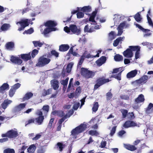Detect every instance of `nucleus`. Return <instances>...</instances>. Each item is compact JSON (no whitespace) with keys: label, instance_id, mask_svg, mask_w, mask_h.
Segmentation results:
<instances>
[{"label":"nucleus","instance_id":"nucleus-36","mask_svg":"<svg viewBox=\"0 0 153 153\" xmlns=\"http://www.w3.org/2000/svg\"><path fill=\"white\" fill-rule=\"evenodd\" d=\"M99 105L98 102H94L93 104L92 110L93 112H96L98 110Z\"/></svg>","mask_w":153,"mask_h":153},{"label":"nucleus","instance_id":"nucleus-49","mask_svg":"<svg viewBox=\"0 0 153 153\" xmlns=\"http://www.w3.org/2000/svg\"><path fill=\"white\" fill-rule=\"evenodd\" d=\"M35 120V119L34 118L29 119L27 121L25 122V126H26L27 125L34 123Z\"/></svg>","mask_w":153,"mask_h":153},{"label":"nucleus","instance_id":"nucleus-61","mask_svg":"<svg viewBox=\"0 0 153 153\" xmlns=\"http://www.w3.org/2000/svg\"><path fill=\"white\" fill-rule=\"evenodd\" d=\"M36 114L37 115L39 116H43V113L41 111V110H37Z\"/></svg>","mask_w":153,"mask_h":153},{"label":"nucleus","instance_id":"nucleus-15","mask_svg":"<svg viewBox=\"0 0 153 153\" xmlns=\"http://www.w3.org/2000/svg\"><path fill=\"white\" fill-rule=\"evenodd\" d=\"M57 24L55 22L52 20H49L45 23V25L49 28H54L56 26Z\"/></svg>","mask_w":153,"mask_h":153},{"label":"nucleus","instance_id":"nucleus-24","mask_svg":"<svg viewBox=\"0 0 153 153\" xmlns=\"http://www.w3.org/2000/svg\"><path fill=\"white\" fill-rule=\"evenodd\" d=\"M145 101V98L144 95L143 94L139 95L137 97L135 100V102L137 103H139L143 102Z\"/></svg>","mask_w":153,"mask_h":153},{"label":"nucleus","instance_id":"nucleus-22","mask_svg":"<svg viewBox=\"0 0 153 153\" xmlns=\"http://www.w3.org/2000/svg\"><path fill=\"white\" fill-rule=\"evenodd\" d=\"M124 146L126 149L131 151H135L137 149L134 146L130 144H124Z\"/></svg>","mask_w":153,"mask_h":153},{"label":"nucleus","instance_id":"nucleus-34","mask_svg":"<svg viewBox=\"0 0 153 153\" xmlns=\"http://www.w3.org/2000/svg\"><path fill=\"white\" fill-rule=\"evenodd\" d=\"M33 96V94L30 92L26 93L23 98V101L28 100L31 98Z\"/></svg>","mask_w":153,"mask_h":153},{"label":"nucleus","instance_id":"nucleus-56","mask_svg":"<svg viewBox=\"0 0 153 153\" xmlns=\"http://www.w3.org/2000/svg\"><path fill=\"white\" fill-rule=\"evenodd\" d=\"M147 20H148V23L149 25H150L152 27H153V23L152 22V20L151 18L149 17L148 14H147Z\"/></svg>","mask_w":153,"mask_h":153},{"label":"nucleus","instance_id":"nucleus-4","mask_svg":"<svg viewBox=\"0 0 153 153\" xmlns=\"http://www.w3.org/2000/svg\"><path fill=\"white\" fill-rule=\"evenodd\" d=\"M80 74L83 77L86 79L92 78L95 75L94 72L89 71L84 68H81Z\"/></svg>","mask_w":153,"mask_h":153},{"label":"nucleus","instance_id":"nucleus-12","mask_svg":"<svg viewBox=\"0 0 153 153\" xmlns=\"http://www.w3.org/2000/svg\"><path fill=\"white\" fill-rule=\"evenodd\" d=\"M10 61L13 63L19 65L22 63V61L19 57L13 56H11Z\"/></svg>","mask_w":153,"mask_h":153},{"label":"nucleus","instance_id":"nucleus-17","mask_svg":"<svg viewBox=\"0 0 153 153\" xmlns=\"http://www.w3.org/2000/svg\"><path fill=\"white\" fill-rule=\"evenodd\" d=\"M106 60V57L105 56H102L96 61V63L98 66H100L104 63Z\"/></svg>","mask_w":153,"mask_h":153},{"label":"nucleus","instance_id":"nucleus-43","mask_svg":"<svg viewBox=\"0 0 153 153\" xmlns=\"http://www.w3.org/2000/svg\"><path fill=\"white\" fill-rule=\"evenodd\" d=\"M57 148H58L59 150L61 152L62 151L63 149L65 148V145H63L62 143L58 142L57 143Z\"/></svg>","mask_w":153,"mask_h":153},{"label":"nucleus","instance_id":"nucleus-30","mask_svg":"<svg viewBox=\"0 0 153 153\" xmlns=\"http://www.w3.org/2000/svg\"><path fill=\"white\" fill-rule=\"evenodd\" d=\"M14 44L13 42H8L5 45L6 49L8 50H11L14 48Z\"/></svg>","mask_w":153,"mask_h":153},{"label":"nucleus","instance_id":"nucleus-42","mask_svg":"<svg viewBox=\"0 0 153 153\" xmlns=\"http://www.w3.org/2000/svg\"><path fill=\"white\" fill-rule=\"evenodd\" d=\"M123 71H121L119 73L115 75H113L111 76V77L114 78L116 79H117L118 80H121V73Z\"/></svg>","mask_w":153,"mask_h":153},{"label":"nucleus","instance_id":"nucleus-53","mask_svg":"<svg viewBox=\"0 0 153 153\" xmlns=\"http://www.w3.org/2000/svg\"><path fill=\"white\" fill-rule=\"evenodd\" d=\"M51 55H53L56 57H58L59 56V53L55 50H52L51 52Z\"/></svg>","mask_w":153,"mask_h":153},{"label":"nucleus","instance_id":"nucleus-51","mask_svg":"<svg viewBox=\"0 0 153 153\" xmlns=\"http://www.w3.org/2000/svg\"><path fill=\"white\" fill-rule=\"evenodd\" d=\"M39 52L38 50L34 49H33L31 53V56L33 58H34L38 54Z\"/></svg>","mask_w":153,"mask_h":153},{"label":"nucleus","instance_id":"nucleus-21","mask_svg":"<svg viewBox=\"0 0 153 153\" xmlns=\"http://www.w3.org/2000/svg\"><path fill=\"white\" fill-rule=\"evenodd\" d=\"M12 102V101L11 100H4V102L1 104L0 108H1L5 110L6 108L8 105Z\"/></svg>","mask_w":153,"mask_h":153},{"label":"nucleus","instance_id":"nucleus-37","mask_svg":"<svg viewBox=\"0 0 153 153\" xmlns=\"http://www.w3.org/2000/svg\"><path fill=\"white\" fill-rule=\"evenodd\" d=\"M134 18L135 20L138 22H140L142 19V18L139 12L137 13L135 15Z\"/></svg>","mask_w":153,"mask_h":153},{"label":"nucleus","instance_id":"nucleus-63","mask_svg":"<svg viewBox=\"0 0 153 153\" xmlns=\"http://www.w3.org/2000/svg\"><path fill=\"white\" fill-rule=\"evenodd\" d=\"M41 136L40 134H37L34 137L32 138V139L33 140H36L40 138L41 137Z\"/></svg>","mask_w":153,"mask_h":153},{"label":"nucleus","instance_id":"nucleus-41","mask_svg":"<svg viewBox=\"0 0 153 153\" xmlns=\"http://www.w3.org/2000/svg\"><path fill=\"white\" fill-rule=\"evenodd\" d=\"M120 111L122 114V117L123 118H125L128 114V111L126 109H122L120 110Z\"/></svg>","mask_w":153,"mask_h":153},{"label":"nucleus","instance_id":"nucleus-14","mask_svg":"<svg viewBox=\"0 0 153 153\" xmlns=\"http://www.w3.org/2000/svg\"><path fill=\"white\" fill-rule=\"evenodd\" d=\"M97 11H94L93 12L88 19V21L94 23L93 24L94 25H96L97 24L96 22L94 19L95 18L97 14Z\"/></svg>","mask_w":153,"mask_h":153},{"label":"nucleus","instance_id":"nucleus-9","mask_svg":"<svg viewBox=\"0 0 153 153\" xmlns=\"http://www.w3.org/2000/svg\"><path fill=\"white\" fill-rule=\"evenodd\" d=\"M134 46H130L129 47V48L127 49L126 51H125L123 52V56L126 57L127 58H131L133 55L132 52L133 51L132 50L131 47H134Z\"/></svg>","mask_w":153,"mask_h":153},{"label":"nucleus","instance_id":"nucleus-64","mask_svg":"<svg viewBox=\"0 0 153 153\" xmlns=\"http://www.w3.org/2000/svg\"><path fill=\"white\" fill-rule=\"evenodd\" d=\"M128 114H130V115L128 117V118L131 120H133L134 119L135 117L134 116V114L133 112H131V113L129 112Z\"/></svg>","mask_w":153,"mask_h":153},{"label":"nucleus","instance_id":"nucleus-62","mask_svg":"<svg viewBox=\"0 0 153 153\" xmlns=\"http://www.w3.org/2000/svg\"><path fill=\"white\" fill-rule=\"evenodd\" d=\"M21 86V84L19 83H17L14 84L12 87L16 90L19 88Z\"/></svg>","mask_w":153,"mask_h":153},{"label":"nucleus","instance_id":"nucleus-1","mask_svg":"<svg viewBox=\"0 0 153 153\" xmlns=\"http://www.w3.org/2000/svg\"><path fill=\"white\" fill-rule=\"evenodd\" d=\"M65 32L68 33H70L71 32L72 34H74L79 35L81 33V30L80 28L78 27L75 25L71 24L68 27L67 26L65 27L64 29Z\"/></svg>","mask_w":153,"mask_h":153},{"label":"nucleus","instance_id":"nucleus-11","mask_svg":"<svg viewBox=\"0 0 153 153\" xmlns=\"http://www.w3.org/2000/svg\"><path fill=\"white\" fill-rule=\"evenodd\" d=\"M137 126V123L133 121L127 120L124 123L123 127L125 128H128L132 127Z\"/></svg>","mask_w":153,"mask_h":153},{"label":"nucleus","instance_id":"nucleus-2","mask_svg":"<svg viewBox=\"0 0 153 153\" xmlns=\"http://www.w3.org/2000/svg\"><path fill=\"white\" fill-rule=\"evenodd\" d=\"M87 125L84 123H81L71 131V134L73 136L78 135L84 131L86 128Z\"/></svg>","mask_w":153,"mask_h":153},{"label":"nucleus","instance_id":"nucleus-60","mask_svg":"<svg viewBox=\"0 0 153 153\" xmlns=\"http://www.w3.org/2000/svg\"><path fill=\"white\" fill-rule=\"evenodd\" d=\"M122 68H116L114 69L113 71L112 72V73L113 74L114 73H117L119 71H121L122 70Z\"/></svg>","mask_w":153,"mask_h":153},{"label":"nucleus","instance_id":"nucleus-28","mask_svg":"<svg viewBox=\"0 0 153 153\" xmlns=\"http://www.w3.org/2000/svg\"><path fill=\"white\" fill-rule=\"evenodd\" d=\"M146 112L148 114L153 112V104L152 103H149L148 106L146 108Z\"/></svg>","mask_w":153,"mask_h":153},{"label":"nucleus","instance_id":"nucleus-25","mask_svg":"<svg viewBox=\"0 0 153 153\" xmlns=\"http://www.w3.org/2000/svg\"><path fill=\"white\" fill-rule=\"evenodd\" d=\"M137 74V71L134 70L128 72L126 75L127 77L128 78H131L135 77Z\"/></svg>","mask_w":153,"mask_h":153},{"label":"nucleus","instance_id":"nucleus-40","mask_svg":"<svg viewBox=\"0 0 153 153\" xmlns=\"http://www.w3.org/2000/svg\"><path fill=\"white\" fill-rule=\"evenodd\" d=\"M114 58L115 61L118 62L123 61V56L119 54L115 55Z\"/></svg>","mask_w":153,"mask_h":153},{"label":"nucleus","instance_id":"nucleus-38","mask_svg":"<svg viewBox=\"0 0 153 153\" xmlns=\"http://www.w3.org/2000/svg\"><path fill=\"white\" fill-rule=\"evenodd\" d=\"M36 148V147L34 145H32L27 149V152L29 153H33Z\"/></svg>","mask_w":153,"mask_h":153},{"label":"nucleus","instance_id":"nucleus-58","mask_svg":"<svg viewBox=\"0 0 153 153\" xmlns=\"http://www.w3.org/2000/svg\"><path fill=\"white\" fill-rule=\"evenodd\" d=\"M54 120V118H52L50 120L49 123L48 124V127L50 128H51L52 127V124Z\"/></svg>","mask_w":153,"mask_h":153},{"label":"nucleus","instance_id":"nucleus-33","mask_svg":"<svg viewBox=\"0 0 153 153\" xmlns=\"http://www.w3.org/2000/svg\"><path fill=\"white\" fill-rule=\"evenodd\" d=\"M44 119V116H39L35 119L36 123L39 125L42 124Z\"/></svg>","mask_w":153,"mask_h":153},{"label":"nucleus","instance_id":"nucleus-45","mask_svg":"<svg viewBox=\"0 0 153 153\" xmlns=\"http://www.w3.org/2000/svg\"><path fill=\"white\" fill-rule=\"evenodd\" d=\"M49 107L48 105H44L43 106L42 110L44 111V114H47L49 111Z\"/></svg>","mask_w":153,"mask_h":153},{"label":"nucleus","instance_id":"nucleus-20","mask_svg":"<svg viewBox=\"0 0 153 153\" xmlns=\"http://www.w3.org/2000/svg\"><path fill=\"white\" fill-rule=\"evenodd\" d=\"M70 46L68 44H62L59 46V51L61 52H65L69 48Z\"/></svg>","mask_w":153,"mask_h":153},{"label":"nucleus","instance_id":"nucleus-57","mask_svg":"<svg viewBox=\"0 0 153 153\" xmlns=\"http://www.w3.org/2000/svg\"><path fill=\"white\" fill-rule=\"evenodd\" d=\"M50 93V90L48 89L47 90H44V92L42 93V95L44 96H45L47 95H49Z\"/></svg>","mask_w":153,"mask_h":153},{"label":"nucleus","instance_id":"nucleus-35","mask_svg":"<svg viewBox=\"0 0 153 153\" xmlns=\"http://www.w3.org/2000/svg\"><path fill=\"white\" fill-rule=\"evenodd\" d=\"M33 43L34 45V47H41L44 44V42H40L39 41H33Z\"/></svg>","mask_w":153,"mask_h":153},{"label":"nucleus","instance_id":"nucleus-16","mask_svg":"<svg viewBox=\"0 0 153 153\" xmlns=\"http://www.w3.org/2000/svg\"><path fill=\"white\" fill-rule=\"evenodd\" d=\"M9 88V85L6 83H4L0 87V93L3 94L5 92L6 90H8Z\"/></svg>","mask_w":153,"mask_h":153},{"label":"nucleus","instance_id":"nucleus-6","mask_svg":"<svg viewBox=\"0 0 153 153\" xmlns=\"http://www.w3.org/2000/svg\"><path fill=\"white\" fill-rule=\"evenodd\" d=\"M50 61V59L45 57L44 56H40L39 58L36 66L39 67H43L48 64Z\"/></svg>","mask_w":153,"mask_h":153},{"label":"nucleus","instance_id":"nucleus-59","mask_svg":"<svg viewBox=\"0 0 153 153\" xmlns=\"http://www.w3.org/2000/svg\"><path fill=\"white\" fill-rule=\"evenodd\" d=\"M116 127L117 126H114L112 127L110 134L111 136H112L115 133Z\"/></svg>","mask_w":153,"mask_h":153},{"label":"nucleus","instance_id":"nucleus-50","mask_svg":"<svg viewBox=\"0 0 153 153\" xmlns=\"http://www.w3.org/2000/svg\"><path fill=\"white\" fill-rule=\"evenodd\" d=\"M57 115L59 117H63L65 115L64 111L62 110L57 111H56Z\"/></svg>","mask_w":153,"mask_h":153},{"label":"nucleus","instance_id":"nucleus-26","mask_svg":"<svg viewBox=\"0 0 153 153\" xmlns=\"http://www.w3.org/2000/svg\"><path fill=\"white\" fill-rule=\"evenodd\" d=\"M26 104L24 103H21L15 107L14 111L15 112H19L24 108L26 106Z\"/></svg>","mask_w":153,"mask_h":153},{"label":"nucleus","instance_id":"nucleus-44","mask_svg":"<svg viewBox=\"0 0 153 153\" xmlns=\"http://www.w3.org/2000/svg\"><path fill=\"white\" fill-rule=\"evenodd\" d=\"M113 97V94L110 92H108L106 94V98L107 101L111 100Z\"/></svg>","mask_w":153,"mask_h":153},{"label":"nucleus","instance_id":"nucleus-46","mask_svg":"<svg viewBox=\"0 0 153 153\" xmlns=\"http://www.w3.org/2000/svg\"><path fill=\"white\" fill-rule=\"evenodd\" d=\"M34 32V30L32 28H30L29 29L27 30H25L23 32V34H31L32 33Z\"/></svg>","mask_w":153,"mask_h":153},{"label":"nucleus","instance_id":"nucleus-10","mask_svg":"<svg viewBox=\"0 0 153 153\" xmlns=\"http://www.w3.org/2000/svg\"><path fill=\"white\" fill-rule=\"evenodd\" d=\"M134 25H135L137 27H138L143 32L145 33L144 35V37L149 36L152 34V33L150 32V30L143 28L138 24L134 23Z\"/></svg>","mask_w":153,"mask_h":153},{"label":"nucleus","instance_id":"nucleus-5","mask_svg":"<svg viewBox=\"0 0 153 153\" xmlns=\"http://www.w3.org/2000/svg\"><path fill=\"white\" fill-rule=\"evenodd\" d=\"M110 80L108 78L105 79L104 77H99L96 81V84L94 85V90H96L102 85L109 82Z\"/></svg>","mask_w":153,"mask_h":153},{"label":"nucleus","instance_id":"nucleus-47","mask_svg":"<svg viewBox=\"0 0 153 153\" xmlns=\"http://www.w3.org/2000/svg\"><path fill=\"white\" fill-rule=\"evenodd\" d=\"M3 153H15V151L13 149L7 148L4 150Z\"/></svg>","mask_w":153,"mask_h":153},{"label":"nucleus","instance_id":"nucleus-7","mask_svg":"<svg viewBox=\"0 0 153 153\" xmlns=\"http://www.w3.org/2000/svg\"><path fill=\"white\" fill-rule=\"evenodd\" d=\"M18 136L17 131L13 129L8 131L6 133L2 134L1 135L3 137H7L10 139L15 138Z\"/></svg>","mask_w":153,"mask_h":153},{"label":"nucleus","instance_id":"nucleus-39","mask_svg":"<svg viewBox=\"0 0 153 153\" xmlns=\"http://www.w3.org/2000/svg\"><path fill=\"white\" fill-rule=\"evenodd\" d=\"M123 39V38L121 37H120L117 38L114 42L113 43V46L114 47L117 46L118 45L119 42L122 41Z\"/></svg>","mask_w":153,"mask_h":153},{"label":"nucleus","instance_id":"nucleus-52","mask_svg":"<svg viewBox=\"0 0 153 153\" xmlns=\"http://www.w3.org/2000/svg\"><path fill=\"white\" fill-rule=\"evenodd\" d=\"M89 134L92 136H97L99 135V133L96 131L90 130L89 131Z\"/></svg>","mask_w":153,"mask_h":153},{"label":"nucleus","instance_id":"nucleus-55","mask_svg":"<svg viewBox=\"0 0 153 153\" xmlns=\"http://www.w3.org/2000/svg\"><path fill=\"white\" fill-rule=\"evenodd\" d=\"M16 90L13 89L12 87L11 88L9 91V95L10 97H12L16 91Z\"/></svg>","mask_w":153,"mask_h":153},{"label":"nucleus","instance_id":"nucleus-3","mask_svg":"<svg viewBox=\"0 0 153 153\" xmlns=\"http://www.w3.org/2000/svg\"><path fill=\"white\" fill-rule=\"evenodd\" d=\"M80 74L83 77L86 79L92 78L95 75L94 72L89 71L84 68H81Z\"/></svg>","mask_w":153,"mask_h":153},{"label":"nucleus","instance_id":"nucleus-19","mask_svg":"<svg viewBox=\"0 0 153 153\" xmlns=\"http://www.w3.org/2000/svg\"><path fill=\"white\" fill-rule=\"evenodd\" d=\"M20 56L21 58L25 61L30 60L31 58L30 52L27 54H22Z\"/></svg>","mask_w":153,"mask_h":153},{"label":"nucleus","instance_id":"nucleus-29","mask_svg":"<svg viewBox=\"0 0 153 153\" xmlns=\"http://www.w3.org/2000/svg\"><path fill=\"white\" fill-rule=\"evenodd\" d=\"M84 31L85 32L91 33L95 31V30H94L93 26H92L90 28H89V25L88 24L85 26L84 28Z\"/></svg>","mask_w":153,"mask_h":153},{"label":"nucleus","instance_id":"nucleus-54","mask_svg":"<svg viewBox=\"0 0 153 153\" xmlns=\"http://www.w3.org/2000/svg\"><path fill=\"white\" fill-rule=\"evenodd\" d=\"M76 15L77 18L80 19L84 17V14L83 12L79 11L77 13Z\"/></svg>","mask_w":153,"mask_h":153},{"label":"nucleus","instance_id":"nucleus-48","mask_svg":"<svg viewBox=\"0 0 153 153\" xmlns=\"http://www.w3.org/2000/svg\"><path fill=\"white\" fill-rule=\"evenodd\" d=\"M68 80V77H67L65 80H61L60 82L61 84L65 85V86H67Z\"/></svg>","mask_w":153,"mask_h":153},{"label":"nucleus","instance_id":"nucleus-32","mask_svg":"<svg viewBox=\"0 0 153 153\" xmlns=\"http://www.w3.org/2000/svg\"><path fill=\"white\" fill-rule=\"evenodd\" d=\"M56 29V28L46 27L44 30L43 33L45 35L51 31H55Z\"/></svg>","mask_w":153,"mask_h":153},{"label":"nucleus","instance_id":"nucleus-8","mask_svg":"<svg viewBox=\"0 0 153 153\" xmlns=\"http://www.w3.org/2000/svg\"><path fill=\"white\" fill-rule=\"evenodd\" d=\"M28 20L27 19H22L20 21L17 22L16 24H19L21 26L18 28V30L19 31H21L23 30L25 27L28 26L29 23Z\"/></svg>","mask_w":153,"mask_h":153},{"label":"nucleus","instance_id":"nucleus-23","mask_svg":"<svg viewBox=\"0 0 153 153\" xmlns=\"http://www.w3.org/2000/svg\"><path fill=\"white\" fill-rule=\"evenodd\" d=\"M51 82L53 88L55 90H57L59 87L58 81L56 79H53L51 80Z\"/></svg>","mask_w":153,"mask_h":153},{"label":"nucleus","instance_id":"nucleus-31","mask_svg":"<svg viewBox=\"0 0 153 153\" xmlns=\"http://www.w3.org/2000/svg\"><path fill=\"white\" fill-rule=\"evenodd\" d=\"M10 26L9 24L5 23L3 24L0 28V33L2 31H5L7 30L10 28Z\"/></svg>","mask_w":153,"mask_h":153},{"label":"nucleus","instance_id":"nucleus-18","mask_svg":"<svg viewBox=\"0 0 153 153\" xmlns=\"http://www.w3.org/2000/svg\"><path fill=\"white\" fill-rule=\"evenodd\" d=\"M78 9H79L80 11L82 12L83 13H85L87 14L86 13L90 12L91 10V7L89 6H85L82 7H78Z\"/></svg>","mask_w":153,"mask_h":153},{"label":"nucleus","instance_id":"nucleus-27","mask_svg":"<svg viewBox=\"0 0 153 153\" xmlns=\"http://www.w3.org/2000/svg\"><path fill=\"white\" fill-rule=\"evenodd\" d=\"M148 77L147 75H144L139 79L136 80V82L138 84H141L144 83L148 79Z\"/></svg>","mask_w":153,"mask_h":153},{"label":"nucleus","instance_id":"nucleus-13","mask_svg":"<svg viewBox=\"0 0 153 153\" xmlns=\"http://www.w3.org/2000/svg\"><path fill=\"white\" fill-rule=\"evenodd\" d=\"M132 48V50L134 51H136L135 53V58L137 59L139 57L140 52V47L139 46H137L134 47H131Z\"/></svg>","mask_w":153,"mask_h":153}]
</instances>
